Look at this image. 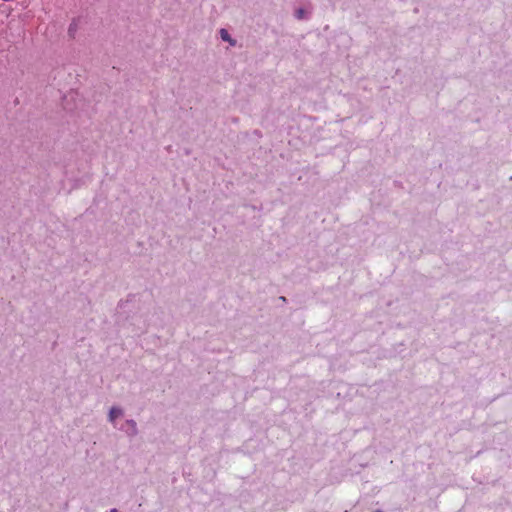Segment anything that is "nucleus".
I'll list each match as a JSON object with an SVG mask.
<instances>
[{"label": "nucleus", "instance_id": "1", "mask_svg": "<svg viewBox=\"0 0 512 512\" xmlns=\"http://www.w3.org/2000/svg\"><path fill=\"white\" fill-rule=\"evenodd\" d=\"M117 429L129 437H134L138 434L137 423L133 419L126 420L122 425H118Z\"/></svg>", "mask_w": 512, "mask_h": 512}, {"label": "nucleus", "instance_id": "2", "mask_svg": "<svg viewBox=\"0 0 512 512\" xmlns=\"http://www.w3.org/2000/svg\"><path fill=\"white\" fill-rule=\"evenodd\" d=\"M124 415V410L120 407L114 406L110 409L108 413V421L114 426V428L118 427L117 419Z\"/></svg>", "mask_w": 512, "mask_h": 512}, {"label": "nucleus", "instance_id": "3", "mask_svg": "<svg viewBox=\"0 0 512 512\" xmlns=\"http://www.w3.org/2000/svg\"><path fill=\"white\" fill-rule=\"evenodd\" d=\"M219 34H220V38L224 42H228L230 44V46H236V40L231 37V35L229 34V32L226 29H224V28L220 29Z\"/></svg>", "mask_w": 512, "mask_h": 512}, {"label": "nucleus", "instance_id": "4", "mask_svg": "<svg viewBox=\"0 0 512 512\" xmlns=\"http://www.w3.org/2000/svg\"><path fill=\"white\" fill-rule=\"evenodd\" d=\"M294 15L299 20H303V19L307 18V12L303 8L296 9Z\"/></svg>", "mask_w": 512, "mask_h": 512}, {"label": "nucleus", "instance_id": "5", "mask_svg": "<svg viewBox=\"0 0 512 512\" xmlns=\"http://www.w3.org/2000/svg\"><path fill=\"white\" fill-rule=\"evenodd\" d=\"M76 30V25L74 23H72L70 26H69V34H72L74 33V31Z\"/></svg>", "mask_w": 512, "mask_h": 512}, {"label": "nucleus", "instance_id": "6", "mask_svg": "<svg viewBox=\"0 0 512 512\" xmlns=\"http://www.w3.org/2000/svg\"><path fill=\"white\" fill-rule=\"evenodd\" d=\"M109 512H119V511L116 508H112V509H110Z\"/></svg>", "mask_w": 512, "mask_h": 512}]
</instances>
